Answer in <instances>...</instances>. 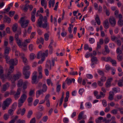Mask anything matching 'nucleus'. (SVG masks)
<instances>
[{
	"label": "nucleus",
	"mask_w": 123,
	"mask_h": 123,
	"mask_svg": "<svg viewBox=\"0 0 123 123\" xmlns=\"http://www.w3.org/2000/svg\"><path fill=\"white\" fill-rule=\"evenodd\" d=\"M95 20L96 21L97 24L98 25H99L100 24V21L98 15H96V17L95 18Z\"/></svg>",
	"instance_id": "nucleus-30"
},
{
	"label": "nucleus",
	"mask_w": 123,
	"mask_h": 123,
	"mask_svg": "<svg viewBox=\"0 0 123 123\" xmlns=\"http://www.w3.org/2000/svg\"><path fill=\"white\" fill-rule=\"evenodd\" d=\"M21 57L23 62L25 64H26L27 62V59L25 57V55L24 54H21Z\"/></svg>",
	"instance_id": "nucleus-21"
},
{
	"label": "nucleus",
	"mask_w": 123,
	"mask_h": 123,
	"mask_svg": "<svg viewBox=\"0 0 123 123\" xmlns=\"http://www.w3.org/2000/svg\"><path fill=\"white\" fill-rule=\"evenodd\" d=\"M61 88V86L60 85H58L56 88V91L57 92H58L60 91Z\"/></svg>",
	"instance_id": "nucleus-57"
},
{
	"label": "nucleus",
	"mask_w": 123,
	"mask_h": 123,
	"mask_svg": "<svg viewBox=\"0 0 123 123\" xmlns=\"http://www.w3.org/2000/svg\"><path fill=\"white\" fill-rule=\"evenodd\" d=\"M4 18L5 19V20H4V21H5L8 24L10 23L11 21V19L10 18L8 17L7 16L5 15Z\"/></svg>",
	"instance_id": "nucleus-23"
},
{
	"label": "nucleus",
	"mask_w": 123,
	"mask_h": 123,
	"mask_svg": "<svg viewBox=\"0 0 123 123\" xmlns=\"http://www.w3.org/2000/svg\"><path fill=\"white\" fill-rule=\"evenodd\" d=\"M27 98V96L25 94H23L21 96L19 100L21 102H24Z\"/></svg>",
	"instance_id": "nucleus-18"
},
{
	"label": "nucleus",
	"mask_w": 123,
	"mask_h": 123,
	"mask_svg": "<svg viewBox=\"0 0 123 123\" xmlns=\"http://www.w3.org/2000/svg\"><path fill=\"white\" fill-rule=\"evenodd\" d=\"M25 123V120L19 119L18 121V123Z\"/></svg>",
	"instance_id": "nucleus-64"
},
{
	"label": "nucleus",
	"mask_w": 123,
	"mask_h": 123,
	"mask_svg": "<svg viewBox=\"0 0 123 123\" xmlns=\"http://www.w3.org/2000/svg\"><path fill=\"white\" fill-rule=\"evenodd\" d=\"M103 39H100L99 42H98L97 43V47L96 48V50L100 49L101 48V45L103 44Z\"/></svg>",
	"instance_id": "nucleus-14"
},
{
	"label": "nucleus",
	"mask_w": 123,
	"mask_h": 123,
	"mask_svg": "<svg viewBox=\"0 0 123 123\" xmlns=\"http://www.w3.org/2000/svg\"><path fill=\"white\" fill-rule=\"evenodd\" d=\"M47 18L46 16L44 17L43 20V21L44 23H43L42 21L37 23L39 26L40 27H42L44 29H45L47 31L49 29V23L47 21Z\"/></svg>",
	"instance_id": "nucleus-4"
},
{
	"label": "nucleus",
	"mask_w": 123,
	"mask_h": 123,
	"mask_svg": "<svg viewBox=\"0 0 123 123\" xmlns=\"http://www.w3.org/2000/svg\"><path fill=\"white\" fill-rule=\"evenodd\" d=\"M35 48L34 46L32 44H30L29 46V49L30 51H32L35 49Z\"/></svg>",
	"instance_id": "nucleus-28"
},
{
	"label": "nucleus",
	"mask_w": 123,
	"mask_h": 123,
	"mask_svg": "<svg viewBox=\"0 0 123 123\" xmlns=\"http://www.w3.org/2000/svg\"><path fill=\"white\" fill-rule=\"evenodd\" d=\"M32 113L33 112L31 110L29 111L28 113V114L27 116V117L28 118H30Z\"/></svg>",
	"instance_id": "nucleus-41"
},
{
	"label": "nucleus",
	"mask_w": 123,
	"mask_h": 123,
	"mask_svg": "<svg viewBox=\"0 0 123 123\" xmlns=\"http://www.w3.org/2000/svg\"><path fill=\"white\" fill-rule=\"evenodd\" d=\"M48 50H46L45 53H43L41 55V56L42 58L41 60H40L38 62V63L39 64H41L45 60V57H47L48 54Z\"/></svg>",
	"instance_id": "nucleus-8"
},
{
	"label": "nucleus",
	"mask_w": 123,
	"mask_h": 123,
	"mask_svg": "<svg viewBox=\"0 0 123 123\" xmlns=\"http://www.w3.org/2000/svg\"><path fill=\"white\" fill-rule=\"evenodd\" d=\"M29 5L27 4H26L25 5H22L20 6L21 9L22 10L24 11L25 12H26L28 9Z\"/></svg>",
	"instance_id": "nucleus-12"
},
{
	"label": "nucleus",
	"mask_w": 123,
	"mask_h": 123,
	"mask_svg": "<svg viewBox=\"0 0 123 123\" xmlns=\"http://www.w3.org/2000/svg\"><path fill=\"white\" fill-rule=\"evenodd\" d=\"M36 56L33 53H31L30 55V58L31 59L33 60L35 58Z\"/></svg>",
	"instance_id": "nucleus-44"
},
{
	"label": "nucleus",
	"mask_w": 123,
	"mask_h": 123,
	"mask_svg": "<svg viewBox=\"0 0 123 123\" xmlns=\"http://www.w3.org/2000/svg\"><path fill=\"white\" fill-rule=\"evenodd\" d=\"M30 69L29 66H27L24 67L23 71V74L25 76V79H28L30 76V72L27 70Z\"/></svg>",
	"instance_id": "nucleus-6"
},
{
	"label": "nucleus",
	"mask_w": 123,
	"mask_h": 123,
	"mask_svg": "<svg viewBox=\"0 0 123 123\" xmlns=\"http://www.w3.org/2000/svg\"><path fill=\"white\" fill-rule=\"evenodd\" d=\"M18 22L20 24L21 27L25 28L27 27L29 23V21L28 20H25L24 17H21Z\"/></svg>",
	"instance_id": "nucleus-5"
},
{
	"label": "nucleus",
	"mask_w": 123,
	"mask_h": 123,
	"mask_svg": "<svg viewBox=\"0 0 123 123\" xmlns=\"http://www.w3.org/2000/svg\"><path fill=\"white\" fill-rule=\"evenodd\" d=\"M112 80V78H110L107 80L105 83V86L106 87H108L111 86V82Z\"/></svg>",
	"instance_id": "nucleus-16"
},
{
	"label": "nucleus",
	"mask_w": 123,
	"mask_h": 123,
	"mask_svg": "<svg viewBox=\"0 0 123 123\" xmlns=\"http://www.w3.org/2000/svg\"><path fill=\"white\" fill-rule=\"evenodd\" d=\"M47 82L48 85L49 86L50 84L52 85V83L51 82V79H48L47 80Z\"/></svg>",
	"instance_id": "nucleus-54"
},
{
	"label": "nucleus",
	"mask_w": 123,
	"mask_h": 123,
	"mask_svg": "<svg viewBox=\"0 0 123 123\" xmlns=\"http://www.w3.org/2000/svg\"><path fill=\"white\" fill-rule=\"evenodd\" d=\"M14 68V66H10L7 75H2L1 76V79L3 82H4L5 81V80L6 78L10 80L13 83L12 85L13 87H14L15 86L14 83L15 81L18 79L21 76V73L18 72L16 74L14 75L12 77L11 74L12 72L13 71Z\"/></svg>",
	"instance_id": "nucleus-1"
},
{
	"label": "nucleus",
	"mask_w": 123,
	"mask_h": 123,
	"mask_svg": "<svg viewBox=\"0 0 123 123\" xmlns=\"http://www.w3.org/2000/svg\"><path fill=\"white\" fill-rule=\"evenodd\" d=\"M42 114L40 112H37L36 114V116L38 119L40 118L42 116Z\"/></svg>",
	"instance_id": "nucleus-40"
},
{
	"label": "nucleus",
	"mask_w": 123,
	"mask_h": 123,
	"mask_svg": "<svg viewBox=\"0 0 123 123\" xmlns=\"http://www.w3.org/2000/svg\"><path fill=\"white\" fill-rule=\"evenodd\" d=\"M38 110L40 111H42L44 109V107L42 105H39L38 106Z\"/></svg>",
	"instance_id": "nucleus-53"
},
{
	"label": "nucleus",
	"mask_w": 123,
	"mask_h": 123,
	"mask_svg": "<svg viewBox=\"0 0 123 123\" xmlns=\"http://www.w3.org/2000/svg\"><path fill=\"white\" fill-rule=\"evenodd\" d=\"M91 61H92L91 63V66L92 67V66L95 64H96L97 61V58L95 56H92Z\"/></svg>",
	"instance_id": "nucleus-15"
},
{
	"label": "nucleus",
	"mask_w": 123,
	"mask_h": 123,
	"mask_svg": "<svg viewBox=\"0 0 123 123\" xmlns=\"http://www.w3.org/2000/svg\"><path fill=\"white\" fill-rule=\"evenodd\" d=\"M18 27V25L17 23H15L13 25L12 27V30L13 32H15L16 31Z\"/></svg>",
	"instance_id": "nucleus-25"
},
{
	"label": "nucleus",
	"mask_w": 123,
	"mask_h": 123,
	"mask_svg": "<svg viewBox=\"0 0 123 123\" xmlns=\"http://www.w3.org/2000/svg\"><path fill=\"white\" fill-rule=\"evenodd\" d=\"M23 81L22 80L20 79L18 81L17 86L18 87H20L23 84Z\"/></svg>",
	"instance_id": "nucleus-34"
},
{
	"label": "nucleus",
	"mask_w": 123,
	"mask_h": 123,
	"mask_svg": "<svg viewBox=\"0 0 123 123\" xmlns=\"http://www.w3.org/2000/svg\"><path fill=\"white\" fill-rule=\"evenodd\" d=\"M43 92L42 91L40 90L37 91L36 92V95L37 98Z\"/></svg>",
	"instance_id": "nucleus-27"
},
{
	"label": "nucleus",
	"mask_w": 123,
	"mask_h": 123,
	"mask_svg": "<svg viewBox=\"0 0 123 123\" xmlns=\"http://www.w3.org/2000/svg\"><path fill=\"white\" fill-rule=\"evenodd\" d=\"M109 21L112 26L114 27L115 26L116 22V20L114 17H111L109 18Z\"/></svg>",
	"instance_id": "nucleus-11"
},
{
	"label": "nucleus",
	"mask_w": 123,
	"mask_h": 123,
	"mask_svg": "<svg viewBox=\"0 0 123 123\" xmlns=\"http://www.w3.org/2000/svg\"><path fill=\"white\" fill-rule=\"evenodd\" d=\"M86 76L87 78L90 79H92L93 77L92 75L90 74H87Z\"/></svg>",
	"instance_id": "nucleus-61"
},
{
	"label": "nucleus",
	"mask_w": 123,
	"mask_h": 123,
	"mask_svg": "<svg viewBox=\"0 0 123 123\" xmlns=\"http://www.w3.org/2000/svg\"><path fill=\"white\" fill-rule=\"evenodd\" d=\"M17 43L18 46L19 47L23 46L24 48L23 49L25 51L27 49V44L30 43L31 41L30 39H26L25 40L23 43L22 42V41L20 39H16Z\"/></svg>",
	"instance_id": "nucleus-3"
},
{
	"label": "nucleus",
	"mask_w": 123,
	"mask_h": 123,
	"mask_svg": "<svg viewBox=\"0 0 123 123\" xmlns=\"http://www.w3.org/2000/svg\"><path fill=\"white\" fill-rule=\"evenodd\" d=\"M10 50V47H6L4 53V54L3 57H4L6 60V62L9 63L11 65L13 66L14 65H16L18 62L17 59L15 58L14 59H12L9 61V57L8 55L9 53V51Z\"/></svg>",
	"instance_id": "nucleus-2"
},
{
	"label": "nucleus",
	"mask_w": 123,
	"mask_h": 123,
	"mask_svg": "<svg viewBox=\"0 0 123 123\" xmlns=\"http://www.w3.org/2000/svg\"><path fill=\"white\" fill-rule=\"evenodd\" d=\"M90 56H92V54H90L89 52H87L85 54V57L86 58L89 57Z\"/></svg>",
	"instance_id": "nucleus-47"
},
{
	"label": "nucleus",
	"mask_w": 123,
	"mask_h": 123,
	"mask_svg": "<svg viewBox=\"0 0 123 123\" xmlns=\"http://www.w3.org/2000/svg\"><path fill=\"white\" fill-rule=\"evenodd\" d=\"M105 51L107 53H109L110 52V51L109 50L108 46L107 45H105Z\"/></svg>",
	"instance_id": "nucleus-51"
},
{
	"label": "nucleus",
	"mask_w": 123,
	"mask_h": 123,
	"mask_svg": "<svg viewBox=\"0 0 123 123\" xmlns=\"http://www.w3.org/2000/svg\"><path fill=\"white\" fill-rule=\"evenodd\" d=\"M49 53L50 54H51L53 52V49L52 46H49Z\"/></svg>",
	"instance_id": "nucleus-46"
},
{
	"label": "nucleus",
	"mask_w": 123,
	"mask_h": 123,
	"mask_svg": "<svg viewBox=\"0 0 123 123\" xmlns=\"http://www.w3.org/2000/svg\"><path fill=\"white\" fill-rule=\"evenodd\" d=\"M28 84V82L27 81H25L24 82L23 86V89H25L27 88V86Z\"/></svg>",
	"instance_id": "nucleus-36"
},
{
	"label": "nucleus",
	"mask_w": 123,
	"mask_h": 123,
	"mask_svg": "<svg viewBox=\"0 0 123 123\" xmlns=\"http://www.w3.org/2000/svg\"><path fill=\"white\" fill-rule=\"evenodd\" d=\"M15 13V12L14 11L12 12L10 11L9 13V14L10 16L12 17Z\"/></svg>",
	"instance_id": "nucleus-63"
},
{
	"label": "nucleus",
	"mask_w": 123,
	"mask_h": 123,
	"mask_svg": "<svg viewBox=\"0 0 123 123\" xmlns=\"http://www.w3.org/2000/svg\"><path fill=\"white\" fill-rule=\"evenodd\" d=\"M101 59L102 60L106 62L110 61V62L112 60L111 58L109 57H103L101 58Z\"/></svg>",
	"instance_id": "nucleus-22"
},
{
	"label": "nucleus",
	"mask_w": 123,
	"mask_h": 123,
	"mask_svg": "<svg viewBox=\"0 0 123 123\" xmlns=\"http://www.w3.org/2000/svg\"><path fill=\"white\" fill-rule=\"evenodd\" d=\"M26 109L25 108H23L22 109L19 108L17 111V114H20L21 116L24 115Z\"/></svg>",
	"instance_id": "nucleus-13"
},
{
	"label": "nucleus",
	"mask_w": 123,
	"mask_h": 123,
	"mask_svg": "<svg viewBox=\"0 0 123 123\" xmlns=\"http://www.w3.org/2000/svg\"><path fill=\"white\" fill-rule=\"evenodd\" d=\"M84 113L83 111H81L79 113L78 115V118L79 120H80L82 119V117Z\"/></svg>",
	"instance_id": "nucleus-37"
},
{
	"label": "nucleus",
	"mask_w": 123,
	"mask_h": 123,
	"mask_svg": "<svg viewBox=\"0 0 123 123\" xmlns=\"http://www.w3.org/2000/svg\"><path fill=\"white\" fill-rule=\"evenodd\" d=\"M109 96L108 98L110 100H111L113 99V96L114 94L113 92H109Z\"/></svg>",
	"instance_id": "nucleus-24"
},
{
	"label": "nucleus",
	"mask_w": 123,
	"mask_h": 123,
	"mask_svg": "<svg viewBox=\"0 0 123 123\" xmlns=\"http://www.w3.org/2000/svg\"><path fill=\"white\" fill-rule=\"evenodd\" d=\"M56 58H52L51 61V62L50 60L47 61L45 65L46 68H49L50 69L51 68V66H54L55 61H56Z\"/></svg>",
	"instance_id": "nucleus-7"
},
{
	"label": "nucleus",
	"mask_w": 123,
	"mask_h": 123,
	"mask_svg": "<svg viewBox=\"0 0 123 123\" xmlns=\"http://www.w3.org/2000/svg\"><path fill=\"white\" fill-rule=\"evenodd\" d=\"M17 106V103H13L12 105V109H16Z\"/></svg>",
	"instance_id": "nucleus-62"
},
{
	"label": "nucleus",
	"mask_w": 123,
	"mask_h": 123,
	"mask_svg": "<svg viewBox=\"0 0 123 123\" xmlns=\"http://www.w3.org/2000/svg\"><path fill=\"white\" fill-rule=\"evenodd\" d=\"M122 98V95H117L116 96V97L114 98V100L116 101H117L118 99H120Z\"/></svg>",
	"instance_id": "nucleus-31"
},
{
	"label": "nucleus",
	"mask_w": 123,
	"mask_h": 123,
	"mask_svg": "<svg viewBox=\"0 0 123 123\" xmlns=\"http://www.w3.org/2000/svg\"><path fill=\"white\" fill-rule=\"evenodd\" d=\"M23 53H20L18 51L16 50L15 51V55L16 57H18L19 56H21V54Z\"/></svg>",
	"instance_id": "nucleus-43"
},
{
	"label": "nucleus",
	"mask_w": 123,
	"mask_h": 123,
	"mask_svg": "<svg viewBox=\"0 0 123 123\" xmlns=\"http://www.w3.org/2000/svg\"><path fill=\"white\" fill-rule=\"evenodd\" d=\"M123 80H118V86L121 87H122L123 86Z\"/></svg>",
	"instance_id": "nucleus-39"
},
{
	"label": "nucleus",
	"mask_w": 123,
	"mask_h": 123,
	"mask_svg": "<svg viewBox=\"0 0 123 123\" xmlns=\"http://www.w3.org/2000/svg\"><path fill=\"white\" fill-rule=\"evenodd\" d=\"M12 100L10 98H7L4 102L3 103L5 104L6 105L9 106L10 104L12 102Z\"/></svg>",
	"instance_id": "nucleus-20"
},
{
	"label": "nucleus",
	"mask_w": 123,
	"mask_h": 123,
	"mask_svg": "<svg viewBox=\"0 0 123 123\" xmlns=\"http://www.w3.org/2000/svg\"><path fill=\"white\" fill-rule=\"evenodd\" d=\"M9 86V83L8 82L6 83V84H4L3 86L2 92H3L2 91H5L6 90L7 88Z\"/></svg>",
	"instance_id": "nucleus-26"
},
{
	"label": "nucleus",
	"mask_w": 123,
	"mask_h": 123,
	"mask_svg": "<svg viewBox=\"0 0 123 123\" xmlns=\"http://www.w3.org/2000/svg\"><path fill=\"white\" fill-rule=\"evenodd\" d=\"M47 90V86L46 84H43V86L42 90H41L43 92H46Z\"/></svg>",
	"instance_id": "nucleus-32"
},
{
	"label": "nucleus",
	"mask_w": 123,
	"mask_h": 123,
	"mask_svg": "<svg viewBox=\"0 0 123 123\" xmlns=\"http://www.w3.org/2000/svg\"><path fill=\"white\" fill-rule=\"evenodd\" d=\"M37 72L34 71L33 73L32 78V84L36 83V81L37 78Z\"/></svg>",
	"instance_id": "nucleus-9"
},
{
	"label": "nucleus",
	"mask_w": 123,
	"mask_h": 123,
	"mask_svg": "<svg viewBox=\"0 0 123 123\" xmlns=\"http://www.w3.org/2000/svg\"><path fill=\"white\" fill-rule=\"evenodd\" d=\"M37 31L38 34L39 35H41L43 33L41 30L39 29H37Z\"/></svg>",
	"instance_id": "nucleus-59"
},
{
	"label": "nucleus",
	"mask_w": 123,
	"mask_h": 123,
	"mask_svg": "<svg viewBox=\"0 0 123 123\" xmlns=\"http://www.w3.org/2000/svg\"><path fill=\"white\" fill-rule=\"evenodd\" d=\"M31 20L33 22H34L35 21V15H31Z\"/></svg>",
	"instance_id": "nucleus-52"
},
{
	"label": "nucleus",
	"mask_w": 123,
	"mask_h": 123,
	"mask_svg": "<svg viewBox=\"0 0 123 123\" xmlns=\"http://www.w3.org/2000/svg\"><path fill=\"white\" fill-rule=\"evenodd\" d=\"M63 121L64 123H68L69 122V120L68 118L65 117L63 119Z\"/></svg>",
	"instance_id": "nucleus-56"
},
{
	"label": "nucleus",
	"mask_w": 123,
	"mask_h": 123,
	"mask_svg": "<svg viewBox=\"0 0 123 123\" xmlns=\"http://www.w3.org/2000/svg\"><path fill=\"white\" fill-rule=\"evenodd\" d=\"M8 106L4 103H3L2 105V109L3 110H5L6 108Z\"/></svg>",
	"instance_id": "nucleus-50"
},
{
	"label": "nucleus",
	"mask_w": 123,
	"mask_h": 123,
	"mask_svg": "<svg viewBox=\"0 0 123 123\" xmlns=\"http://www.w3.org/2000/svg\"><path fill=\"white\" fill-rule=\"evenodd\" d=\"M103 26L106 29H107L109 28V24L107 20L105 21L103 24Z\"/></svg>",
	"instance_id": "nucleus-19"
},
{
	"label": "nucleus",
	"mask_w": 123,
	"mask_h": 123,
	"mask_svg": "<svg viewBox=\"0 0 123 123\" xmlns=\"http://www.w3.org/2000/svg\"><path fill=\"white\" fill-rule=\"evenodd\" d=\"M70 75H78V73L77 71H73L69 73Z\"/></svg>",
	"instance_id": "nucleus-58"
},
{
	"label": "nucleus",
	"mask_w": 123,
	"mask_h": 123,
	"mask_svg": "<svg viewBox=\"0 0 123 123\" xmlns=\"http://www.w3.org/2000/svg\"><path fill=\"white\" fill-rule=\"evenodd\" d=\"M84 90L83 88H81L79 89V93L81 95L82 94V93L84 92Z\"/></svg>",
	"instance_id": "nucleus-60"
},
{
	"label": "nucleus",
	"mask_w": 123,
	"mask_h": 123,
	"mask_svg": "<svg viewBox=\"0 0 123 123\" xmlns=\"http://www.w3.org/2000/svg\"><path fill=\"white\" fill-rule=\"evenodd\" d=\"M43 39H37V44H39L40 43L43 44Z\"/></svg>",
	"instance_id": "nucleus-33"
},
{
	"label": "nucleus",
	"mask_w": 123,
	"mask_h": 123,
	"mask_svg": "<svg viewBox=\"0 0 123 123\" xmlns=\"http://www.w3.org/2000/svg\"><path fill=\"white\" fill-rule=\"evenodd\" d=\"M117 53L118 55H121L122 54V51L119 48H118L117 50Z\"/></svg>",
	"instance_id": "nucleus-49"
},
{
	"label": "nucleus",
	"mask_w": 123,
	"mask_h": 123,
	"mask_svg": "<svg viewBox=\"0 0 123 123\" xmlns=\"http://www.w3.org/2000/svg\"><path fill=\"white\" fill-rule=\"evenodd\" d=\"M35 90L34 89L33 90H31L29 93V95L30 97H32L35 95V93L34 91Z\"/></svg>",
	"instance_id": "nucleus-29"
},
{
	"label": "nucleus",
	"mask_w": 123,
	"mask_h": 123,
	"mask_svg": "<svg viewBox=\"0 0 123 123\" xmlns=\"http://www.w3.org/2000/svg\"><path fill=\"white\" fill-rule=\"evenodd\" d=\"M118 25L122 27L123 25V19L119 20L118 21Z\"/></svg>",
	"instance_id": "nucleus-35"
},
{
	"label": "nucleus",
	"mask_w": 123,
	"mask_h": 123,
	"mask_svg": "<svg viewBox=\"0 0 123 123\" xmlns=\"http://www.w3.org/2000/svg\"><path fill=\"white\" fill-rule=\"evenodd\" d=\"M39 18L38 19L37 22H40L41 21H42L43 20L44 18H43V17L42 15V14H40V16H39Z\"/></svg>",
	"instance_id": "nucleus-48"
},
{
	"label": "nucleus",
	"mask_w": 123,
	"mask_h": 123,
	"mask_svg": "<svg viewBox=\"0 0 123 123\" xmlns=\"http://www.w3.org/2000/svg\"><path fill=\"white\" fill-rule=\"evenodd\" d=\"M48 119V117L47 116H45L43 117L42 120L43 122H45L47 121Z\"/></svg>",
	"instance_id": "nucleus-45"
},
{
	"label": "nucleus",
	"mask_w": 123,
	"mask_h": 123,
	"mask_svg": "<svg viewBox=\"0 0 123 123\" xmlns=\"http://www.w3.org/2000/svg\"><path fill=\"white\" fill-rule=\"evenodd\" d=\"M86 106L88 108H90L92 106L90 102H87L85 104Z\"/></svg>",
	"instance_id": "nucleus-42"
},
{
	"label": "nucleus",
	"mask_w": 123,
	"mask_h": 123,
	"mask_svg": "<svg viewBox=\"0 0 123 123\" xmlns=\"http://www.w3.org/2000/svg\"><path fill=\"white\" fill-rule=\"evenodd\" d=\"M75 80V79L74 78L71 79L67 78L65 80V82L67 85H69L71 84L72 81L74 83Z\"/></svg>",
	"instance_id": "nucleus-17"
},
{
	"label": "nucleus",
	"mask_w": 123,
	"mask_h": 123,
	"mask_svg": "<svg viewBox=\"0 0 123 123\" xmlns=\"http://www.w3.org/2000/svg\"><path fill=\"white\" fill-rule=\"evenodd\" d=\"M21 92V90L20 88L17 89V92L15 93L14 97L16 100L18 99L20 96V94Z\"/></svg>",
	"instance_id": "nucleus-10"
},
{
	"label": "nucleus",
	"mask_w": 123,
	"mask_h": 123,
	"mask_svg": "<svg viewBox=\"0 0 123 123\" xmlns=\"http://www.w3.org/2000/svg\"><path fill=\"white\" fill-rule=\"evenodd\" d=\"M123 54L118 55H117V58L118 60L119 61H122L123 58Z\"/></svg>",
	"instance_id": "nucleus-38"
},
{
	"label": "nucleus",
	"mask_w": 123,
	"mask_h": 123,
	"mask_svg": "<svg viewBox=\"0 0 123 123\" xmlns=\"http://www.w3.org/2000/svg\"><path fill=\"white\" fill-rule=\"evenodd\" d=\"M102 103L103 106L104 107H106L107 105V103L106 101L105 100H103L102 101Z\"/></svg>",
	"instance_id": "nucleus-55"
}]
</instances>
